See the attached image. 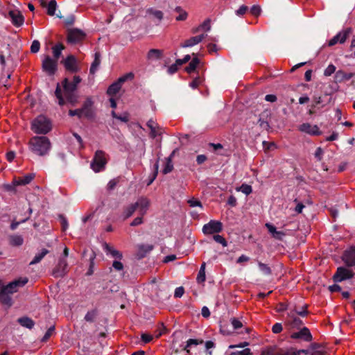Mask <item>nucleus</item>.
<instances>
[{
	"label": "nucleus",
	"instance_id": "nucleus-18",
	"mask_svg": "<svg viewBox=\"0 0 355 355\" xmlns=\"http://www.w3.org/2000/svg\"><path fill=\"white\" fill-rule=\"evenodd\" d=\"M153 249V246L150 244H139L137 245V257L142 259L145 257Z\"/></svg>",
	"mask_w": 355,
	"mask_h": 355
},
{
	"label": "nucleus",
	"instance_id": "nucleus-52",
	"mask_svg": "<svg viewBox=\"0 0 355 355\" xmlns=\"http://www.w3.org/2000/svg\"><path fill=\"white\" fill-rule=\"evenodd\" d=\"M54 329L55 328L53 326L49 327L47 331L45 333L44 336H43V338H42V341L46 342L52 335L53 332L54 331Z\"/></svg>",
	"mask_w": 355,
	"mask_h": 355
},
{
	"label": "nucleus",
	"instance_id": "nucleus-37",
	"mask_svg": "<svg viewBox=\"0 0 355 355\" xmlns=\"http://www.w3.org/2000/svg\"><path fill=\"white\" fill-rule=\"evenodd\" d=\"M162 52L158 49H150L148 53V58L149 59H159L160 58Z\"/></svg>",
	"mask_w": 355,
	"mask_h": 355
},
{
	"label": "nucleus",
	"instance_id": "nucleus-35",
	"mask_svg": "<svg viewBox=\"0 0 355 355\" xmlns=\"http://www.w3.org/2000/svg\"><path fill=\"white\" fill-rule=\"evenodd\" d=\"M237 191H241L243 193L245 194L246 196H248L250 194L252 191V187L250 185H248L247 184H243L241 187H237L236 189Z\"/></svg>",
	"mask_w": 355,
	"mask_h": 355
},
{
	"label": "nucleus",
	"instance_id": "nucleus-2",
	"mask_svg": "<svg viewBox=\"0 0 355 355\" xmlns=\"http://www.w3.org/2000/svg\"><path fill=\"white\" fill-rule=\"evenodd\" d=\"M32 130L36 134H46L51 130V121L46 116L40 115L33 121Z\"/></svg>",
	"mask_w": 355,
	"mask_h": 355
},
{
	"label": "nucleus",
	"instance_id": "nucleus-28",
	"mask_svg": "<svg viewBox=\"0 0 355 355\" xmlns=\"http://www.w3.org/2000/svg\"><path fill=\"white\" fill-rule=\"evenodd\" d=\"M122 84L118 80L116 82L112 83L107 89V93L110 96L116 94L121 89Z\"/></svg>",
	"mask_w": 355,
	"mask_h": 355
},
{
	"label": "nucleus",
	"instance_id": "nucleus-38",
	"mask_svg": "<svg viewBox=\"0 0 355 355\" xmlns=\"http://www.w3.org/2000/svg\"><path fill=\"white\" fill-rule=\"evenodd\" d=\"M173 168V165L172 164L171 159L170 157H168L166 159L165 166L162 170V172L164 174H167L170 173Z\"/></svg>",
	"mask_w": 355,
	"mask_h": 355
},
{
	"label": "nucleus",
	"instance_id": "nucleus-8",
	"mask_svg": "<svg viewBox=\"0 0 355 355\" xmlns=\"http://www.w3.org/2000/svg\"><path fill=\"white\" fill-rule=\"evenodd\" d=\"M133 204L139 215L144 216L149 209L150 202L148 198L142 196L139 197Z\"/></svg>",
	"mask_w": 355,
	"mask_h": 355
},
{
	"label": "nucleus",
	"instance_id": "nucleus-7",
	"mask_svg": "<svg viewBox=\"0 0 355 355\" xmlns=\"http://www.w3.org/2000/svg\"><path fill=\"white\" fill-rule=\"evenodd\" d=\"M223 224L218 220H211L202 227V232L205 234H217L222 231Z\"/></svg>",
	"mask_w": 355,
	"mask_h": 355
},
{
	"label": "nucleus",
	"instance_id": "nucleus-43",
	"mask_svg": "<svg viewBox=\"0 0 355 355\" xmlns=\"http://www.w3.org/2000/svg\"><path fill=\"white\" fill-rule=\"evenodd\" d=\"M55 96L57 97V98L58 99V103L60 105H64V98L62 96L61 89H60L59 85H58V86H57V88H56L55 92Z\"/></svg>",
	"mask_w": 355,
	"mask_h": 355
},
{
	"label": "nucleus",
	"instance_id": "nucleus-27",
	"mask_svg": "<svg viewBox=\"0 0 355 355\" xmlns=\"http://www.w3.org/2000/svg\"><path fill=\"white\" fill-rule=\"evenodd\" d=\"M17 322L24 327L31 329L35 325L34 321L28 317H21L17 320Z\"/></svg>",
	"mask_w": 355,
	"mask_h": 355
},
{
	"label": "nucleus",
	"instance_id": "nucleus-45",
	"mask_svg": "<svg viewBox=\"0 0 355 355\" xmlns=\"http://www.w3.org/2000/svg\"><path fill=\"white\" fill-rule=\"evenodd\" d=\"M213 239L216 242L220 243L223 247L227 245V242L226 241V240L219 234L214 235Z\"/></svg>",
	"mask_w": 355,
	"mask_h": 355
},
{
	"label": "nucleus",
	"instance_id": "nucleus-22",
	"mask_svg": "<svg viewBox=\"0 0 355 355\" xmlns=\"http://www.w3.org/2000/svg\"><path fill=\"white\" fill-rule=\"evenodd\" d=\"M34 174H28L24 177L15 178L14 186L26 185L29 184L34 178Z\"/></svg>",
	"mask_w": 355,
	"mask_h": 355
},
{
	"label": "nucleus",
	"instance_id": "nucleus-10",
	"mask_svg": "<svg viewBox=\"0 0 355 355\" xmlns=\"http://www.w3.org/2000/svg\"><path fill=\"white\" fill-rule=\"evenodd\" d=\"M342 259L349 267H355V247L351 246L347 249L343 256Z\"/></svg>",
	"mask_w": 355,
	"mask_h": 355
},
{
	"label": "nucleus",
	"instance_id": "nucleus-39",
	"mask_svg": "<svg viewBox=\"0 0 355 355\" xmlns=\"http://www.w3.org/2000/svg\"><path fill=\"white\" fill-rule=\"evenodd\" d=\"M210 29H211L210 20L207 19L198 28H197L196 30H195L193 31V33H196V32L199 31L200 30L209 31Z\"/></svg>",
	"mask_w": 355,
	"mask_h": 355
},
{
	"label": "nucleus",
	"instance_id": "nucleus-59",
	"mask_svg": "<svg viewBox=\"0 0 355 355\" xmlns=\"http://www.w3.org/2000/svg\"><path fill=\"white\" fill-rule=\"evenodd\" d=\"M191 59V56L189 55H186L183 59H178L176 60V64L179 66H181L182 64L187 62Z\"/></svg>",
	"mask_w": 355,
	"mask_h": 355
},
{
	"label": "nucleus",
	"instance_id": "nucleus-4",
	"mask_svg": "<svg viewBox=\"0 0 355 355\" xmlns=\"http://www.w3.org/2000/svg\"><path fill=\"white\" fill-rule=\"evenodd\" d=\"M106 163L107 160L105 152L103 150H97L91 162V168L94 172L98 173L105 168Z\"/></svg>",
	"mask_w": 355,
	"mask_h": 355
},
{
	"label": "nucleus",
	"instance_id": "nucleus-17",
	"mask_svg": "<svg viewBox=\"0 0 355 355\" xmlns=\"http://www.w3.org/2000/svg\"><path fill=\"white\" fill-rule=\"evenodd\" d=\"M207 36V35L202 34L200 35L192 37L188 40H187L183 44L180 45L182 48L191 47L194 45L199 44L202 40Z\"/></svg>",
	"mask_w": 355,
	"mask_h": 355
},
{
	"label": "nucleus",
	"instance_id": "nucleus-20",
	"mask_svg": "<svg viewBox=\"0 0 355 355\" xmlns=\"http://www.w3.org/2000/svg\"><path fill=\"white\" fill-rule=\"evenodd\" d=\"M354 74L352 73H347L343 70H338L336 72L334 80L336 83H341L344 80H348L353 77Z\"/></svg>",
	"mask_w": 355,
	"mask_h": 355
},
{
	"label": "nucleus",
	"instance_id": "nucleus-9",
	"mask_svg": "<svg viewBox=\"0 0 355 355\" xmlns=\"http://www.w3.org/2000/svg\"><path fill=\"white\" fill-rule=\"evenodd\" d=\"M351 33L352 29L350 28H347L341 31L329 40L328 44L329 46H334L337 43L343 44L346 41L347 38L349 37Z\"/></svg>",
	"mask_w": 355,
	"mask_h": 355
},
{
	"label": "nucleus",
	"instance_id": "nucleus-1",
	"mask_svg": "<svg viewBox=\"0 0 355 355\" xmlns=\"http://www.w3.org/2000/svg\"><path fill=\"white\" fill-rule=\"evenodd\" d=\"M28 147L32 153L42 157L49 154L51 144L46 137L35 136L30 139Z\"/></svg>",
	"mask_w": 355,
	"mask_h": 355
},
{
	"label": "nucleus",
	"instance_id": "nucleus-31",
	"mask_svg": "<svg viewBox=\"0 0 355 355\" xmlns=\"http://www.w3.org/2000/svg\"><path fill=\"white\" fill-rule=\"evenodd\" d=\"M48 253V250L43 249L40 253L35 254L33 259L30 262V265L38 263Z\"/></svg>",
	"mask_w": 355,
	"mask_h": 355
},
{
	"label": "nucleus",
	"instance_id": "nucleus-62",
	"mask_svg": "<svg viewBox=\"0 0 355 355\" xmlns=\"http://www.w3.org/2000/svg\"><path fill=\"white\" fill-rule=\"evenodd\" d=\"M96 316V313L94 311H90V312H88L85 316V320L88 321V322H92Z\"/></svg>",
	"mask_w": 355,
	"mask_h": 355
},
{
	"label": "nucleus",
	"instance_id": "nucleus-50",
	"mask_svg": "<svg viewBox=\"0 0 355 355\" xmlns=\"http://www.w3.org/2000/svg\"><path fill=\"white\" fill-rule=\"evenodd\" d=\"M69 114L71 116H77L78 118H81V117L84 116V114H83L81 108L73 110H71L69 112Z\"/></svg>",
	"mask_w": 355,
	"mask_h": 355
},
{
	"label": "nucleus",
	"instance_id": "nucleus-53",
	"mask_svg": "<svg viewBox=\"0 0 355 355\" xmlns=\"http://www.w3.org/2000/svg\"><path fill=\"white\" fill-rule=\"evenodd\" d=\"M184 293V289L182 286H180L175 288V293H174V297L179 298L181 297Z\"/></svg>",
	"mask_w": 355,
	"mask_h": 355
},
{
	"label": "nucleus",
	"instance_id": "nucleus-14",
	"mask_svg": "<svg viewBox=\"0 0 355 355\" xmlns=\"http://www.w3.org/2000/svg\"><path fill=\"white\" fill-rule=\"evenodd\" d=\"M8 15L13 25L20 26L24 24V18L21 12L18 10H10Z\"/></svg>",
	"mask_w": 355,
	"mask_h": 355
},
{
	"label": "nucleus",
	"instance_id": "nucleus-40",
	"mask_svg": "<svg viewBox=\"0 0 355 355\" xmlns=\"http://www.w3.org/2000/svg\"><path fill=\"white\" fill-rule=\"evenodd\" d=\"M148 13L149 15H153L156 19L161 20L163 18V13L160 10H153V9H149L148 10Z\"/></svg>",
	"mask_w": 355,
	"mask_h": 355
},
{
	"label": "nucleus",
	"instance_id": "nucleus-3",
	"mask_svg": "<svg viewBox=\"0 0 355 355\" xmlns=\"http://www.w3.org/2000/svg\"><path fill=\"white\" fill-rule=\"evenodd\" d=\"M62 84L64 88V95L66 99L71 104L74 105L78 100V96L75 93L77 87L73 85L71 82H69L67 78H65L62 81Z\"/></svg>",
	"mask_w": 355,
	"mask_h": 355
},
{
	"label": "nucleus",
	"instance_id": "nucleus-32",
	"mask_svg": "<svg viewBox=\"0 0 355 355\" xmlns=\"http://www.w3.org/2000/svg\"><path fill=\"white\" fill-rule=\"evenodd\" d=\"M288 315L290 318V322L293 327H298L302 324V320L295 315L294 311H291L288 313Z\"/></svg>",
	"mask_w": 355,
	"mask_h": 355
},
{
	"label": "nucleus",
	"instance_id": "nucleus-25",
	"mask_svg": "<svg viewBox=\"0 0 355 355\" xmlns=\"http://www.w3.org/2000/svg\"><path fill=\"white\" fill-rule=\"evenodd\" d=\"M103 249L107 254H110L112 255V257H113L114 258L121 259L122 254L119 251L116 250V249H114L112 247H111L110 245H109L108 244L105 243L103 245Z\"/></svg>",
	"mask_w": 355,
	"mask_h": 355
},
{
	"label": "nucleus",
	"instance_id": "nucleus-16",
	"mask_svg": "<svg viewBox=\"0 0 355 355\" xmlns=\"http://www.w3.org/2000/svg\"><path fill=\"white\" fill-rule=\"evenodd\" d=\"M291 338L293 339L302 338L305 341H311L312 336L310 331L306 327H304L301 331L292 334Z\"/></svg>",
	"mask_w": 355,
	"mask_h": 355
},
{
	"label": "nucleus",
	"instance_id": "nucleus-41",
	"mask_svg": "<svg viewBox=\"0 0 355 355\" xmlns=\"http://www.w3.org/2000/svg\"><path fill=\"white\" fill-rule=\"evenodd\" d=\"M202 340L198 341V340L196 339H189L187 342V345L184 347V349L189 353V347H190L191 345H198L200 343H202Z\"/></svg>",
	"mask_w": 355,
	"mask_h": 355
},
{
	"label": "nucleus",
	"instance_id": "nucleus-48",
	"mask_svg": "<svg viewBox=\"0 0 355 355\" xmlns=\"http://www.w3.org/2000/svg\"><path fill=\"white\" fill-rule=\"evenodd\" d=\"M230 321L234 329H240L243 326L242 322L236 318H231Z\"/></svg>",
	"mask_w": 355,
	"mask_h": 355
},
{
	"label": "nucleus",
	"instance_id": "nucleus-44",
	"mask_svg": "<svg viewBox=\"0 0 355 355\" xmlns=\"http://www.w3.org/2000/svg\"><path fill=\"white\" fill-rule=\"evenodd\" d=\"M252 352L250 349L245 348L241 351H234L230 353L229 355H251Z\"/></svg>",
	"mask_w": 355,
	"mask_h": 355
},
{
	"label": "nucleus",
	"instance_id": "nucleus-46",
	"mask_svg": "<svg viewBox=\"0 0 355 355\" xmlns=\"http://www.w3.org/2000/svg\"><path fill=\"white\" fill-rule=\"evenodd\" d=\"M188 204L191 207H198L201 209H202V203L200 202V201H199L198 200H197L196 198L189 199L188 200Z\"/></svg>",
	"mask_w": 355,
	"mask_h": 355
},
{
	"label": "nucleus",
	"instance_id": "nucleus-33",
	"mask_svg": "<svg viewBox=\"0 0 355 355\" xmlns=\"http://www.w3.org/2000/svg\"><path fill=\"white\" fill-rule=\"evenodd\" d=\"M200 60L197 58H193V60L190 62L188 67H186L185 70L187 73H191L194 71L198 65Z\"/></svg>",
	"mask_w": 355,
	"mask_h": 355
},
{
	"label": "nucleus",
	"instance_id": "nucleus-5",
	"mask_svg": "<svg viewBox=\"0 0 355 355\" xmlns=\"http://www.w3.org/2000/svg\"><path fill=\"white\" fill-rule=\"evenodd\" d=\"M28 282V278L21 277L10 282L6 286H3L1 288V291L8 295H12L17 292L19 288L24 286Z\"/></svg>",
	"mask_w": 355,
	"mask_h": 355
},
{
	"label": "nucleus",
	"instance_id": "nucleus-36",
	"mask_svg": "<svg viewBox=\"0 0 355 355\" xmlns=\"http://www.w3.org/2000/svg\"><path fill=\"white\" fill-rule=\"evenodd\" d=\"M64 49V46L62 44H56L53 47V54L54 56V60H56L58 61V58H60L62 50Z\"/></svg>",
	"mask_w": 355,
	"mask_h": 355
},
{
	"label": "nucleus",
	"instance_id": "nucleus-13",
	"mask_svg": "<svg viewBox=\"0 0 355 355\" xmlns=\"http://www.w3.org/2000/svg\"><path fill=\"white\" fill-rule=\"evenodd\" d=\"M299 130L311 135H320L321 134L319 128L316 125L304 123L299 126Z\"/></svg>",
	"mask_w": 355,
	"mask_h": 355
},
{
	"label": "nucleus",
	"instance_id": "nucleus-55",
	"mask_svg": "<svg viewBox=\"0 0 355 355\" xmlns=\"http://www.w3.org/2000/svg\"><path fill=\"white\" fill-rule=\"evenodd\" d=\"M205 279H206L205 272H202V271L199 270L198 274L197 275V278H196L198 283H199V284L203 283L205 281Z\"/></svg>",
	"mask_w": 355,
	"mask_h": 355
},
{
	"label": "nucleus",
	"instance_id": "nucleus-61",
	"mask_svg": "<svg viewBox=\"0 0 355 355\" xmlns=\"http://www.w3.org/2000/svg\"><path fill=\"white\" fill-rule=\"evenodd\" d=\"M112 267L116 270H122L123 268V263L119 261H114L112 263Z\"/></svg>",
	"mask_w": 355,
	"mask_h": 355
},
{
	"label": "nucleus",
	"instance_id": "nucleus-24",
	"mask_svg": "<svg viewBox=\"0 0 355 355\" xmlns=\"http://www.w3.org/2000/svg\"><path fill=\"white\" fill-rule=\"evenodd\" d=\"M9 243L12 246L19 247L23 245L24 239L21 235L12 234L8 236Z\"/></svg>",
	"mask_w": 355,
	"mask_h": 355
},
{
	"label": "nucleus",
	"instance_id": "nucleus-19",
	"mask_svg": "<svg viewBox=\"0 0 355 355\" xmlns=\"http://www.w3.org/2000/svg\"><path fill=\"white\" fill-rule=\"evenodd\" d=\"M65 68L71 71L76 72L78 71L76 59L73 55H69L64 61Z\"/></svg>",
	"mask_w": 355,
	"mask_h": 355
},
{
	"label": "nucleus",
	"instance_id": "nucleus-58",
	"mask_svg": "<svg viewBox=\"0 0 355 355\" xmlns=\"http://www.w3.org/2000/svg\"><path fill=\"white\" fill-rule=\"evenodd\" d=\"M322 155H323V150L320 147L317 148V149L315 152V154H314L315 157L318 161H320L322 158Z\"/></svg>",
	"mask_w": 355,
	"mask_h": 355
},
{
	"label": "nucleus",
	"instance_id": "nucleus-30",
	"mask_svg": "<svg viewBox=\"0 0 355 355\" xmlns=\"http://www.w3.org/2000/svg\"><path fill=\"white\" fill-rule=\"evenodd\" d=\"M135 211H136V209L133 203L125 207L122 213V216L123 217V219L125 220L132 216Z\"/></svg>",
	"mask_w": 355,
	"mask_h": 355
},
{
	"label": "nucleus",
	"instance_id": "nucleus-60",
	"mask_svg": "<svg viewBox=\"0 0 355 355\" xmlns=\"http://www.w3.org/2000/svg\"><path fill=\"white\" fill-rule=\"evenodd\" d=\"M272 332L274 334H279L282 331V325L281 323H276L273 325L272 328Z\"/></svg>",
	"mask_w": 355,
	"mask_h": 355
},
{
	"label": "nucleus",
	"instance_id": "nucleus-29",
	"mask_svg": "<svg viewBox=\"0 0 355 355\" xmlns=\"http://www.w3.org/2000/svg\"><path fill=\"white\" fill-rule=\"evenodd\" d=\"M0 302L8 308L12 305V300L10 295L0 291Z\"/></svg>",
	"mask_w": 355,
	"mask_h": 355
},
{
	"label": "nucleus",
	"instance_id": "nucleus-23",
	"mask_svg": "<svg viewBox=\"0 0 355 355\" xmlns=\"http://www.w3.org/2000/svg\"><path fill=\"white\" fill-rule=\"evenodd\" d=\"M43 7H47V13L50 16H53L57 8V3L55 0H51L48 4L44 0H40Z\"/></svg>",
	"mask_w": 355,
	"mask_h": 355
},
{
	"label": "nucleus",
	"instance_id": "nucleus-64",
	"mask_svg": "<svg viewBox=\"0 0 355 355\" xmlns=\"http://www.w3.org/2000/svg\"><path fill=\"white\" fill-rule=\"evenodd\" d=\"M261 355H275V351L272 348H268L267 349L263 350L261 353Z\"/></svg>",
	"mask_w": 355,
	"mask_h": 355
},
{
	"label": "nucleus",
	"instance_id": "nucleus-11",
	"mask_svg": "<svg viewBox=\"0 0 355 355\" xmlns=\"http://www.w3.org/2000/svg\"><path fill=\"white\" fill-rule=\"evenodd\" d=\"M353 277V272L344 267H339L336 274L334 275V279L336 282H342L350 279Z\"/></svg>",
	"mask_w": 355,
	"mask_h": 355
},
{
	"label": "nucleus",
	"instance_id": "nucleus-56",
	"mask_svg": "<svg viewBox=\"0 0 355 355\" xmlns=\"http://www.w3.org/2000/svg\"><path fill=\"white\" fill-rule=\"evenodd\" d=\"M202 83V80L200 77L196 78L190 84V87L193 89H196Z\"/></svg>",
	"mask_w": 355,
	"mask_h": 355
},
{
	"label": "nucleus",
	"instance_id": "nucleus-54",
	"mask_svg": "<svg viewBox=\"0 0 355 355\" xmlns=\"http://www.w3.org/2000/svg\"><path fill=\"white\" fill-rule=\"evenodd\" d=\"M250 12L254 16H258L261 12V8L257 5H254L250 8Z\"/></svg>",
	"mask_w": 355,
	"mask_h": 355
},
{
	"label": "nucleus",
	"instance_id": "nucleus-21",
	"mask_svg": "<svg viewBox=\"0 0 355 355\" xmlns=\"http://www.w3.org/2000/svg\"><path fill=\"white\" fill-rule=\"evenodd\" d=\"M93 102L90 98H88L84 103L81 110L84 114V116L90 118L92 116L93 113L92 110Z\"/></svg>",
	"mask_w": 355,
	"mask_h": 355
},
{
	"label": "nucleus",
	"instance_id": "nucleus-26",
	"mask_svg": "<svg viewBox=\"0 0 355 355\" xmlns=\"http://www.w3.org/2000/svg\"><path fill=\"white\" fill-rule=\"evenodd\" d=\"M101 64V54L99 52H96L94 54V60L91 64L89 72L90 73H95Z\"/></svg>",
	"mask_w": 355,
	"mask_h": 355
},
{
	"label": "nucleus",
	"instance_id": "nucleus-47",
	"mask_svg": "<svg viewBox=\"0 0 355 355\" xmlns=\"http://www.w3.org/2000/svg\"><path fill=\"white\" fill-rule=\"evenodd\" d=\"M40 49V43L38 40H34L31 46V51L33 53H37Z\"/></svg>",
	"mask_w": 355,
	"mask_h": 355
},
{
	"label": "nucleus",
	"instance_id": "nucleus-6",
	"mask_svg": "<svg viewBox=\"0 0 355 355\" xmlns=\"http://www.w3.org/2000/svg\"><path fill=\"white\" fill-rule=\"evenodd\" d=\"M58 61L49 55L44 56L42 67L48 75H53L57 70Z\"/></svg>",
	"mask_w": 355,
	"mask_h": 355
},
{
	"label": "nucleus",
	"instance_id": "nucleus-49",
	"mask_svg": "<svg viewBox=\"0 0 355 355\" xmlns=\"http://www.w3.org/2000/svg\"><path fill=\"white\" fill-rule=\"evenodd\" d=\"M336 71V67L334 64H329L324 70V75L325 76H330Z\"/></svg>",
	"mask_w": 355,
	"mask_h": 355
},
{
	"label": "nucleus",
	"instance_id": "nucleus-51",
	"mask_svg": "<svg viewBox=\"0 0 355 355\" xmlns=\"http://www.w3.org/2000/svg\"><path fill=\"white\" fill-rule=\"evenodd\" d=\"M134 78V74L132 73H128L123 76L120 77L118 80L119 82L123 84L124 82H125L128 80H132Z\"/></svg>",
	"mask_w": 355,
	"mask_h": 355
},
{
	"label": "nucleus",
	"instance_id": "nucleus-12",
	"mask_svg": "<svg viewBox=\"0 0 355 355\" xmlns=\"http://www.w3.org/2000/svg\"><path fill=\"white\" fill-rule=\"evenodd\" d=\"M85 33L81 30L73 28L68 31L67 40L70 43H76L81 41L85 37Z\"/></svg>",
	"mask_w": 355,
	"mask_h": 355
},
{
	"label": "nucleus",
	"instance_id": "nucleus-57",
	"mask_svg": "<svg viewBox=\"0 0 355 355\" xmlns=\"http://www.w3.org/2000/svg\"><path fill=\"white\" fill-rule=\"evenodd\" d=\"M143 223V216H139L135 218L130 223L131 226H137Z\"/></svg>",
	"mask_w": 355,
	"mask_h": 355
},
{
	"label": "nucleus",
	"instance_id": "nucleus-15",
	"mask_svg": "<svg viewBox=\"0 0 355 355\" xmlns=\"http://www.w3.org/2000/svg\"><path fill=\"white\" fill-rule=\"evenodd\" d=\"M67 263L65 259H60L53 271L55 277H63L67 272Z\"/></svg>",
	"mask_w": 355,
	"mask_h": 355
},
{
	"label": "nucleus",
	"instance_id": "nucleus-42",
	"mask_svg": "<svg viewBox=\"0 0 355 355\" xmlns=\"http://www.w3.org/2000/svg\"><path fill=\"white\" fill-rule=\"evenodd\" d=\"M259 270L265 275H270L271 273V270L270 267L261 262H259L258 263Z\"/></svg>",
	"mask_w": 355,
	"mask_h": 355
},
{
	"label": "nucleus",
	"instance_id": "nucleus-34",
	"mask_svg": "<svg viewBox=\"0 0 355 355\" xmlns=\"http://www.w3.org/2000/svg\"><path fill=\"white\" fill-rule=\"evenodd\" d=\"M147 126L149 128V129L150 130V135L152 137H155L157 135V125L155 121H154L153 119H150L148 122H147Z\"/></svg>",
	"mask_w": 355,
	"mask_h": 355
},
{
	"label": "nucleus",
	"instance_id": "nucleus-63",
	"mask_svg": "<svg viewBox=\"0 0 355 355\" xmlns=\"http://www.w3.org/2000/svg\"><path fill=\"white\" fill-rule=\"evenodd\" d=\"M313 104L312 105L313 107H316L318 105H320L322 102L321 96H314L313 97Z\"/></svg>",
	"mask_w": 355,
	"mask_h": 355
}]
</instances>
